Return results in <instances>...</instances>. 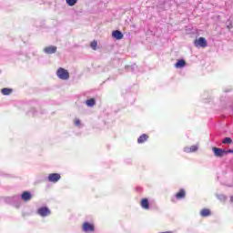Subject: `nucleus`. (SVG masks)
I'll return each instance as SVG.
<instances>
[{"mask_svg": "<svg viewBox=\"0 0 233 233\" xmlns=\"http://www.w3.org/2000/svg\"><path fill=\"white\" fill-rule=\"evenodd\" d=\"M194 45L195 46H200V48H207V39L205 37H199L198 40H195Z\"/></svg>", "mask_w": 233, "mask_h": 233, "instance_id": "2", "label": "nucleus"}, {"mask_svg": "<svg viewBox=\"0 0 233 233\" xmlns=\"http://www.w3.org/2000/svg\"><path fill=\"white\" fill-rule=\"evenodd\" d=\"M187 65V62L185 60H178L175 66L176 68H183Z\"/></svg>", "mask_w": 233, "mask_h": 233, "instance_id": "13", "label": "nucleus"}, {"mask_svg": "<svg viewBox=\"0 0 233 233\" xmlns=\"http://www.w3.org/2000/svg\"><path fill=\"white\" fill-rule=\"evenodd\" d=\"M44 50L46 54H56L57 47L51 46L46 47Z\"/></svg>", "mask_w": 233, "mask_h": 233, "instance_id": "9", "label": "nucleus"}, {"mask_svg": "<svg viewBox=\"0 0 233 233\" xmlns=\"http://www.w3.org/2000/svg\"><path fill=\"white\" fill-rule=\"evenodd\" d=\"M147 139H148V135L143 134L142 136H140L138 137L137 143H145V141H147Z\"/></svg>", "mask_w": 233, "mask_h": 233, "instance_id": "14", "label": "nucleus"}, {"mask_svg": "<svg viewBox=\"0 0 233 233\" xmlns=\"http://www.w3.org/2000/svg\"><path fill=\"white\" fill-rule=\"evenodd\" d=\"M23 201H30L32 199V194L28 191H25L21 196Z\"/></svg>", "mask_w": 233, "mask_h": 233, "instance_id": "8", "label": "nucleus"}, {"mask_svg": "<svg viewBox=\"0 0 233 233\" xmlns=\"http://www.w3.org/2000/svg\"><path fill=\"white\" fill-rule=\"evenodd\" d=\"M86 105H87V106H94V105H96V100L94 98L86 100Z\"/></svg>", "mask_w": 233, "mask_h": 233, "instance_id": "16", "label": "nucleus"}, {"mask_svg": "<svg viewBox=\"0 0 233 233\" xmlns=\"http://www.w3.org/2000/svg\"><path fill=\"white\" fill-rule=\"evenodd\" d=\"M228 152H229L230 154H232V153H233V150H228Z\"/></svg>", "mask_w": 233, "mask_h": 233, "instance_id": "24", "label": "nucleus"}, {"mask_svg": "<svg viewBox=\"0 0 233 233\" xmlns=\"http://www.w3.org/2000/svg\"><path fill=\"white\" fill-rule=\"evenodd\" d=\"M2 94L4 96H10V94H12V89H10V88H3L2 89Z\"/></svg>", "mask_w": 233, "mask_h": 233, "instance_id": "15", "label": "nucleus"}, {"mask_svg": "<svg viewBox=\"0 0 233 233\" xmlns=\"http://www.w3.org/2000/svg\"><path fill=\"white\" fill-rule=\"evenodd\" d=\"M50 176H59V174H57V173H53V174H50Z\"/></svg>", "mask_w": 233, "mask_h": 233, "instance_id": "22", "label": "nucleus"}, {"mask_svg": "<svg viewBox=\"0 0 233 233\" xmlns=\"http://www.w3.org/2000/svg\"><path fill=\"white\" fill-rule=\"evenodd\" d=\"M222 143H223V145H230V143H232V138H230V137H225V138L222 140Z\"/></svg>", "mask_w": 233, "mask_h": 233, "instance_id": "17", "label": "nucleus"}, {"mask_svg": "<svg viewBox=\"0 0 233 233\" xmlns=\"http://www.w3.org/2000/svg\"><path fill=\"white\" fill-rule=\"evenodd\" d=\"M66 3L69 6H74V5L77 3V0H66Z\"/></svg>", "mask_w": 233, "mask_h": 233, "instance_id": "18", "label": "nucleus"}, {"mask_svg": "<svg viewBox=\"0 0 233 233\" xmlns=\"http://www.w3.org/2000/svg\"><path fill=\"white\" fill-rule=\"evenodd\" d=\"M82 228L84 232H94L96 230V227L94 224L89 222H84Z\"/></svg>", "mask_w": 233, "mask_h": 233, "instance_id": "3", "label": "nucleus"}, {"mask_svg": "<svg viewBox=\"0 0 233 233\" xmlns=\"http://www.w3.org/2000/svg\"><path fill=\"white\" fill-rule=\"evenodd\" d=\"M75 125H76V127H79V125H81V121L78 118H76Z\"/></svg>", "mask_w": 233, "mask_h": 233, "instance_id": "21", "label": "nucleus"}, {"mask_svg": "<svg viewBox=\"0 0 233 233\" xmlns=\"http://www.w3.org/2000/svg\"><path fill=\"white\" fill-rule=\"evenodd\" d=\"M91 48H93V50H96V48H97V42L96 41H93L90 45Z\"/></svg>", "mask_w": 233, "mask_h": 233, "instance_id": "20", "label": "nucleus"}, {"mask_svg": "<svg viewBox=\"0 0 233 233\" xmlns=\"http://www.w3.org/2000/svg\"><path fill=\"white\" fill-rule=\"evenodd\" d=\"M212 214V212L210 211V209L208 208H203L201 211H200V216L202 218H208V216H210Z\"/></svg>", "mask_w": 233, "mask_h": 233, "instance_id": "10", "label": "nucleus"}, {"mask_svg": "<svg viewBox=\"0 0 233 233\" xmlns=\"http://www.w3.org/2000/svg\"><path fill=\"white\" fill-rule=\"evenodd\" d=\"M140 206L145 210H148V208H150V202H148V198H142V200L140 202Z\"/></svg>", "mask_w": 233, "mask_h": 233, "instance_id": "6", "label": "nucleus"}, {"mask_svg": "<svg viewBox=\"0 0 233 233\" xmlns=\"http://www.w3.org/2000/svg\"><path fill=\"white\" fill-rule=\"evenodd\" d=\"M56 76L59 77V79H64V80H66V79H68V77H70V75L68 74V71L66 70L63 67H60L57 70Z\"/></svg>", "mask_w": 233, "mask_h": 233, "instance_id": "1", "label": "nucleus"}, {"mask_svg": "<svg viewBox=\"0 0 233 233\" xmlns=\"http://www.w3.org/2000/svg\"><path fill=\"white\" fill-rule=\"evenodd\" d=\"M230 201H231V203H233V197L230 198Z\"/></svg>", "mask_w": 233, "mask_h": 233, "instance_id": "23", "label": "nucleus"}, {"mask_svg": "<svg viewBox=\"0 0 233 233\" xmlns=\"http://www.w3.org/2000/svg\"><path fill=\"white\" fill-rule=\"evenodd\" d=\"M48 181H51L52 183H57L59 179H61V176H49L48 177Z\"/></svg>", "mask_w": 233, "mask_h": 233, "instance_id": "12", "label": "nucleus"}, {"mask_svg": "<svg viewBox=\"0 0 233 233\" xmlns=\"http://www.w3.org/2000/svg\"><path fill=\"white\" fill-rule=\"evenodd\" d=\"M187 196V193L185 192V189H180L177 194L176 198L177 199H183Z\"/></svg>", "mask_w": 233, "mask_h": 233, "instance_id": "11", "label": "nucleus"}, {"mask_svg": "<svg viewBox=\"0 0 233 233\" xmlns=\"http://www.w3.org/2000/svg\"><path fill=\"white\" fill-rule=\"evenodd\" d=\"M213 152L217 157H223L225 154H227V151L219 148V147H213Z\"/></svg>", "mask_w": 233, "mask_h": 233, "instance_id": "5", "label": "nucleus"}, {"mask_svg": "<svg viewBox=\"0 0 233 233\" xmlns=\"http://www.w3.org/2000/svg\"><path fill=\"white\" fill-rule=\"evenodd\" d=\"M198 150V146H191L189 150L186 149V152H196Z\"/></svg>", "mask_w": 233, "mask_h": 233, "instance_id": "19", "label": "nucleus"}, {"mask_svg": "<svg viewBox=\"0 0 233 233\" xmlns=\"http://www.w3.org/2000/svg\"><path fill=\"white\" fill-rule=\"evenodd\" d=\"M112 36L115 39L121 40V39H123V33H121V31H119V30H115L112 32Z\"/></svg>", "mask_w": 233, "mask_h": 233, "instance_id": "7", "label": "nucleus"}, {"mask_svg": "<svg viewBox=\"0 0 233 233\" xmlns=\"http://www.w3.org/2000/svg\"><path fill=\"white\" fill-rule=\"evenodd\" d=\"M37 214H39V216H42V218H46V216H50V209L46 207L40 208L37 210Z\"/></svg>", "mask_w": 233, "mask_h": 233, "instance_id": "4", "label": "nucleus"}]
</instances>
